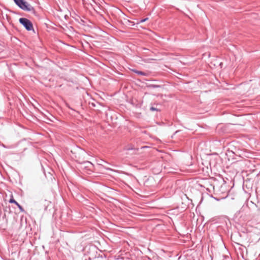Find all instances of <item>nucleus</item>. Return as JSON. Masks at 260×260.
<instances>
[{
    "instance_id": "2",
    "label": "nucleus",
    "mask_w": 260,
    "mask_h": 260,
    "mask_svg": "<svg viewBox=\"0 0 260 260\" xmlns=\"http://www.w3.org/2000/svg\"><path fill=\"white\" fill-rule=\"evenodd\" d=\"M19 22L25 27L27 30L33 29V25L30 21L24 18L19 19Z\"/></svg>"
},
{
    "instance_id": "8",
    "label": "nucleus",
    "mask_w": 260,
    "mask_h": 260,
    "mask_svg": "<svg viewBox=\"0 0 260 260\" xmlns=\"http://www.w3.org/2000/svg\"><path fill=\"white\" fill-rule=\"evenodd\" d=\"M88 162L90 164V162ZM91 165H92V166H93V164H91Z\"/></svg>"
},
{
    "instance_id": "1",
    "label": "nucleus",
    "mask_w": 260,
    "mask_h": 260,
    "mask_svg": "<svg viewBox=\"0 0 260 260\" xmlns=\"http://www.w3.org/2000/svg\"><path fill=\"white\" fill-rule=\"evenodd\" d=\"M15 3L21 9L27 11H34V8L24 0H14Z\"/></svg>"
},
{
    "instance_id": "3",
    "label": "nucleus",
    "mask_w": 260,
    "mask_h": 260,
    "mask_svg": "<svg viewBox=\"0 0 260 260\" xmlns=\"http://www.w3.org/2000/svg\"><path fill=\"white\" fill-rule=\"evenodd\" d=\"M134 72H135L136 73L139 74V75H143V76H147V74L144 73V72H141V71H135V70H134Z\"/></svg>"
},
{
    "instance_id": "7",
    "label": "nucleus",
    "mask_w": 260,
    "mask_h": 260,
    "mask_svg": "<svg viewBox=\"0 0 260 260\" xmlns=\"http://www.w3.org/2000/svg\"><path fill=\"white\" fill-rule=\"evenodd\" d=\"M150 110H151V111H155V110H156V109L152 107H151V108H150Z\"/></svg>"
},
{
    "instance_id": "5",
    "label": "nucleus",
    "mask_w": 260,
    "mask_h": 260,
    "mask_svg": "<svg viewBox=\"0 0 260 260\" xmlns=\"http://www.w3.org/2000/svg\"><path fill=\"white\" fill-rule=\"evenodd\" d=\"M16 205L19 208L21 211H24V209H23L21 205H20L18 203Z\"/></svg>"
},
{
    "instance_id": "6",
    "label": "nucleus",
    "mask_w": 260,
    "mask_h": 260,
    "mask_svg": "<svg viewBox=\"0 0 260 260\" xmlns=\"http://www.w3.org/2000/svg\"><path fill=\"white\" fill-rule=\"evenodd\" d=\"M147 19H148V18H145V19H142V20H141L140 21V22H141V23L144 22L146 21Z\"/></svg>"
},
{
    "instance_id": "4",
    "label": "nucleus",
    "mask_w": 260,
    "mask_h": 260,
    "mask_svg": "<svg viewBox=\"0 0 260 260\" xmlns=\"http://www.w3.org/2000/svg\"><path fill=\"white\" fill-rule=\"evenodd\" d=\"M9 202L10 203H14L16 205L18 204V203L13 199V197L12 195H11V198L10 199Z\"/></svg>"
}]
</instances>
